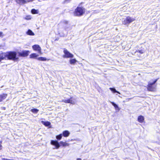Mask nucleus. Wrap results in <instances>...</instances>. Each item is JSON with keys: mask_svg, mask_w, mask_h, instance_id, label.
<instances>
[{"mask_svg": "<svg viewBox=\"0 0 160 160\" xmlns=\"http://www.w3.org/2000/svg\"><path fill=\"white\" fill-rule=\"evenodd\" d=\"M83 3L82 2L80 3L79 5L75 9L73 14L75 16L80 17L83 15L86 12V9L81 5Z\"/></svg>", "mask_w": 160, "mask_h": 160, "instance_id": "nucleus-1", "label": "nucleus"}, {"mask_svg": "<svg viewBox=\"0 0 160 160\" xmlns=\"http://www.w3.org/2000/svg\"><path fill=\"white\" fill-rule=\"evenodd\" d=\"M7 59L15 61L18 60V58L17 57V52L15 51L7 52Z\"/></svg>", "mask_w": 160, "mask_h": 160, "instance_id": "nucleus-2", "label": "nucleus"}, {"mask_svg": "<svg viewBox=\"0 0 160 160\" xmlns=\"http://www.w3.org/2000/svg\"><path fill=\"white\" fill-rule=\"evenodd\" d=\"M158 78L155 79L152 82H149L147 87V90L150 92H154L156 89V85H154Z\"/></svg>", "mask_w": 160, "mask_h": 160, "instance_id": "nucleus-3", "label": "nucleus"}, {"mask_svg": "<svg viewBox=\"0 0 160 160\" xmlns=\"http://www.w3.org/2000/svg\"><path fill=\"white\" fill-rule=\"evenodd\" d=\"M135 20V19L134 18H133L129 16H127L122 22V23L124 25H128Z\"/></svg>", "mask_w": 160, "mask_h": 160, "instance_id": "nucleus-4", "label": "nucleus"}, {"mask_svg": "<svg viewBox=\"0 0 160 160\" xmlns=\"http://www.w3.org/2000/svg\"><path fill=\"white\" fill-rule=\"evenodd\" d=\"M64 54L62 56L64 58H72L73 57V55L68 51L66 48L63 49Z\"/></svg>", "mask_w": 160, "mask_h": 160, "instance_id": "nucleus-5", "label": "nucleus"}, {"mask_svg": "<svg viewBox=\"0 0 160 160\" xmlns=\"http://www.w3.org/2000/svg\"><path fill=\"white\" fill-rule=\"evenodd\" d=\"M30 53L28 50H23L22 52H18V56L21 57H27Z\"/></svg>", "mask_w": 160, "mask_h": 160, "instance_id": "nucleus-6", "label": "nucleus"}, {"mask_svg": "<svg viewBox=\"0 0 160 160\" xmlns=\"http://www.w3.org/2000/svg\"><path fill=\"white\" fill-rule=\"evenodd\" d=\"M32 48L34 51H37L39 53H41V48L38 45H34L32 46Z\"/></svg>", "mask_w": 160, "mask_h": 160, "instance_id": "nucleus-7", "label": "nucleus"}, {"mask_svg": "<svg viewBox=\"0 0 160 160\" xmlns=\"http://www.w3.org/2000/svg\"><path fill=\"white\" fill-rule=\"evenodd\" d=\"M73 97H71L69 99L67 100H64L62 101V102H63L65 103H70L72 104H75V102L72 99Z\"/></svg>", "mask_w": 160, "mask_h": 160, "instance_id": "nucleus-8", "label": "nucleus"}, {"mask_svg": "<svg viewBox=\"0 0 160 160\" xmlns=\"http://www.w3.org/2000/svg\"><path fill=\"white\" fill-rule=\"evenodd\" d=\"M51 144L55 146L56 148L58 149L60 147V145L59 143L57 140H51Z\"/></svg>", "mask_w": 160, "mask_h": 160, "instance_id": "nucleus-9", "label": "nucleus"}, {"mask_svg": "<svg viewBox=\"0 0 160 160\" xmlns=\"http://www.w3.org/2000/svg\"><path fill=\"white\" fill-rule=\"evenodd\" d=\"M7 59V52H1L0 53V62L3 60Z\"/></svg>", "mask_w": 160, "mask_h": 160, "instance_id": "nucleus-10", "label": "nucleus"}, {"mask_svg": "<svg viewBox=\"0 0 160 160\" xmlns=\"http://www.w3.org/2000/svg\"><path fill=\"white\" fill-rule=\"evenodd\" d=\"M15 1L17 3L21 5L27 3V1L26 0H15Z\"/></svg>", "mask_w": 160, "mask_h": 160, "instance_id": "nucleus-11", "label": "nucleus"}, {"mask_svg": "<svg viewBox=\"0 0 160 160\" xmlns=\"http://www.w3.org/2000/svg\"><path fill=\"white\" fill-rule=\"evenodd\" d=\"M8 94L6 93H2L0 95V102H2L7 97Z\"/></svg>", "mask_w": 160, "mask_h": 160, "instance_id": "nucleus-12", "label": "nucleus"}, {"mask_svg": "<svg viewBox=\"0 0 160 160\" xmlns=\"http://www.w3.org/2000/svg\"><path fill=\"white\" fill-rule=\"evenodd\" d=\"M144 118L143 116L140 115L138 117V120L139 122H144Z\"/></svg>", "mask_w": 160, "mask_h": 160, "instance_id": "nucleus-13", "label": "nucleus"}, {"mask_svg": "<svg viewBox=\"0 0 160 160\" xmlns=\"http://www.w3.org/2000/svg\"><path fill=\"white\" fill-rule=\"evenodd\" d=\"M62 135L65 137H68L69 134L70 133L68 130H65L62 132Z\"/></svg>", "mask_w": 160, "mask_h": 160, "instance_id": "nucleus-14", "label": "nucleus"}, {"mask_svg": "<svg viewBox=\"0 0 160 160\" xmlns=\"http://www.w3.org/2000/svg\"><path fill=\"white\" fill-rule=\"evenodd\" d=\"M59 143L60 144V145L63 147H66L67 146H69V145L68 143L66 142H64L62 141H60Z\"/></svg>", "mask_w": 160, "mask_h": 160, "instance_id": "nucleus-15", "label": "nucleus"}, {"mask_svg": "<svg viewBox=\"0 0 160 160\" xmlns=\"http://www.w3.org/2000/svg\"><path fill=\"white\" fill-rule=\"evenodd\" d=\"M68 23V22L67 20H64L63 21H61L59 23V24H60L63 27H64L65 25H67Z\"/></svg>", "mask_w": 160, "mask_h": 160, "instance_id": "nucleus-16", "label": "nucleus"}, {"mask_svg": "<svg viewBox=\"0 0 160 160\" xmlns=\"http://www.w3.org/2000/svg\"><path fill=\"white\" fill-rule=\"evenodd\" d=\"M38 56V55L35 53H32L30 55L29 58H36Z\"/></svg>", "mask_w": 160, "mask_h": 160, "instance_id": "nucleus-17", "label": "nucleus"}, {"mask_svg": "<svg viewBox=\"0 0 160 160\" xmlns=\"http://www.w3.org/2000/svg\"><path fill=\"white\" fill-rule=\"evenodd\" d=\"M26 34L27 35L30 36H34L35 35L34 33L30 29H28V30L27 32H26Z\"/></svg>", "mask_w": 160, "mask_h": 160, "instance_id": "nucleus-18", "label": "nucleus"}, {"mask_svg": "<svg viewBox=\"0 0 160 160\" xmlns=\"http://www.w3.org/2000/svg\"><path fill=\"white\" fill-rule=\"evenodd\" d=\"M37 59L41 61H46L49 60V59H47L46 58L44 57H40L37 58Z\"/></svg>", "mask_w": 160, "mask_h": 160, "instance_id": "nucleus-19", "label": "nucleus"}, {"mask_svg": "<svg viewBox=\"0 0 160 160\" xmlns=\"http://www.w3.org/2000/svg\"><path fill=\"white\" fill-rule=\"evenodd\" d=\"M41 122L42 124H43L46 127L48 126L51 124L50 122L48 121L44 122L43 121H42Z\"/></svg>", "mask_w": 160, "mask_h": 160, "instance_id": "nucleus-20", "label": "nucleus"}, {"mask_svg": "<svg viewBox=\"0 0 160 160\" xmlns=\"http://www.w3.org/2000/svg\"><path fill=\"white\" fill-rule=\"evenodd\" d=\"M77 62V61L75 59H71L70 60V63L71 64H74Z\"/></svg>", "mask_w": 160, "mask_h": 160, "instance_id": "nucleus-21", "label": "nucleus"}, {"mask_svg": "<svg viewBox=\"0 0 160 160\" xmlns=\"http://www.w3.org/2000/svg\"><path fill=\"white\" fill-rule=\"evenodd\" d=\"M109 89L114 93H118L120 94L119 92L117 91L116 89L114 88H109Z\"/></svg>", "mask_w": 160, "mask_h": 160, "instance_id": "nucleus-22", "label": "nucleus"}, {"mask_svg": "<svg viewBox=\"0 0 160 160\" xmlns=\"http://www.w3.org/2000/svg\"><path fill=\"white\" fill-rule=\"evenodd\" d=\"M31 111L34 113H37L39 111V110L37 108H33L31 109Z\"/></svg>", "mask_w": 160, "mask_h": 160, "instance_id": "nucleus-23", "label": "nucleus"}, {"mask_svg": "<svg viewBox=\"0 0 160 160\" xmlns=\"http://www.w3.org/2000/svg\"><path fill=\"white\" fill-rule=\"evenodd\" d=\"M62 137V134L61 133L59 134L58 135H57L56 136V138L58 140H60L61 139Z\"/></svg>", "mask_w": 160, "mask_h": 160, "instance_id": "nucleus-24", "label": "nucleus"}, {"mask_svg": "<svg viewBox=\"0 0 160 160\" xmlns=\"http://www.w3.org/2000/svg\"><path fill=\"white\" fill-rule=\"evenodd\" d=\"M31 12L33 14H36L38 13L37 10L35 9H32L31 10Z\"/></svg>", "mask_w": 160, "mask_h": 160, "instance_id": "nucleus-25", "label": "nucleus"}, {"mask_svg": "<svg viewBox=\"0 0 160 160\" xmlns=\"http://www.w3.org/2000/svg\"><path fill=\"white\" fill-rule=\"evenodd\" d=\"M135 52H138L141 54H143L144 53L145 51L144 50L142 49L141 50H137Z\"/></svg>", "mask_w": 160, "mask_h": 160, "instance_id": "nucleus-26", "label": "nucleus"}, {"mask_svg": "<svg viewBox=\"0 0 160 160\" xmlns=\"http://www.w3.org/2000/svg\"><path fill=\"white\" fill-rule=\"evenodd\" d=\"M112 104V105L114 107L115 109H117V108L118 109V106L114 102H111Z\"/></svg>", "mask_w": 160, "mask_h": 160, "instance_id": "nucleus-27", "label": "nucleus"}, {"mask_svg": "<svg viewBox=\"0 0 160 160\" xmlns=\"http://www.w3.org/2000/svg\"><path fill=\"white\" fill-rule=\"evenodd\" d=\"M31 16H27L25 18V19L26 20H30L31 19Z\"/></svg>", "mask_w": 160, "mask_h": 160, "instance_id": "nucleus-28", "label": "nucleus"}, {"mask_svg": "<svg viewBox=\"0 0 160 160\" xmlns=\"http://www.w3.org/2000/svg\"><path fill=\"white\" fill-rule=\"evenodd\" d=\"M2 141H0V150H1L2 148Z\"/></svg>", "mask_w": 160, "mask_h": 160, "instance_id": "nucleus-29", "label": "nucleus"}, {"mask_svg": "<svg viewBox=\"0 0 160 160\" xmlns=\"http://www.w3.org/2000/svg\"><path fill=\"white\" fill-rule=\"evenodd\" d=\"M3 36V32H0V37H2Z\"/></svg>", "mask_w": 160, "mask_h": 160, "instance_id": "nucleus-30", "label": "nucleus"}, {"mask_svg": "<svg viewBox=\"0 0 160 160\" xmlns=\"http://www.w3.org/2000/svg\"><path fill=\"white\" fill-rule=\"evenodd\" d=\"M77 160H82V159L81 158H77Z\"/></svg>", "mask_w": 160, "mask_h": 160, "instance_id": "nucleus-31", "label": "nucleus"}]
</instances>
